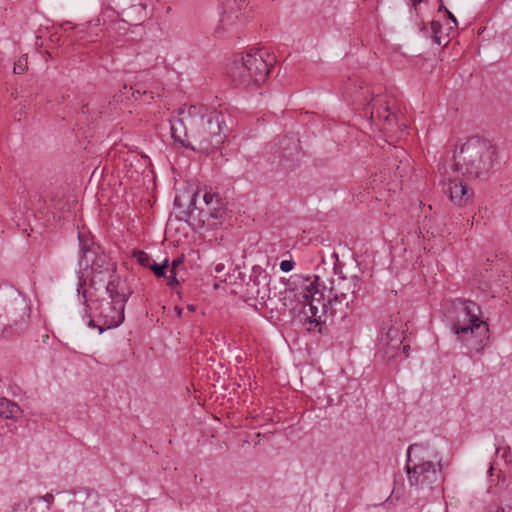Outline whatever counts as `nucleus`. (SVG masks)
<instances>
[{
  "label": "nucleus",
  "mask_w": 512,
  "mask_h": 512,
  "mask_svg": "<svg viewBox=\"0 0 512 512\" xmlns=\"http://www.w3.org/2000/svg\"><path fill=\"white\" fill-rule=\"evenodd\" d=\"M394 154L396 157H400L401 154H405L403 150L394 149Z\"/></svg>",
  "instance_id": "32"
},
{
  "label": "nucleus",
  "mask_w": 512,
  "mask_h": 512,
  "mask_svg": "<svg viewBox=\"0 0 512 512\" xmlns=\"http://www.w3.org/2000/svg\"><path fill=\"white\" fill-rule=\"evenodd\" d=\"M488 473H489L490 477H493V475H494V467L492 465L489 467Z\"/></svg>",
  "instance_id": "34"
},
{
  "label": "nucleus",
  "mask_w": 512,
  "mask_h": 512,
  "mask_svg": "<svg viewBox=\"0 0 512 512\" xmlns=\"http://www.w3.org/2000/svg\"><path fill=\"white\" fill-rule=\"evenodd\" d=\"M214 288H215V289H218V288H219V285H218V284H214Z\"/></svg>",
  "instance_id": "41"
},
{
  "label": "nucleus",
  "mask_w": 512,
  "mask_h": 512,
  "mask_svg": "<svg viewBox=\"0 0 512 512\" xmlns=\"http://www.w3.org/2000/svg\"><path fill=\"white\" fill-rule=\"evenodd\" d=\"M407 480L411 487L431 491L434 485L444 480L442 456L429 444H411L406 451Z\"/></svg>",
  "instance_id": "3"
},
{
  "label": "nucleus",
  "mask_w": 512,
  "mask_h": 512,
  "mask_svg": "<svg viewBox=\"0 0 512 512\" xmlns=\"http://www.w3.org/2000/svg\"><path fill=\"white\" fill-rule=\"evenodd\" d=\"M407 168H408V163H407V164H405V165H402V166L398 165V166L396 167V170L394 171V176H395L396 178H398V177H399V178L403 177V176H404V174L407 172Z\"/></svg>",
  "instance_id": "24"
},
{
  "label": "nucleus",
  "mask_w": 512,
  "mask_h": 512,
  "mask_svg": "<svg viewBox=\"0 0 512 512\" xmlns=\"http://www.w3.org/2000/svg\"><path fill=\"white\" fill-rule=\"evenodd\" d=\"M455 174L449 175L443 183L444 191L455 205L466 206L473 197V191L462 178H459L460 173Z\"/></svg>",
  "instance_id": "12"
},
{
  "label": "nucleus",
  "mask_w": 512,
  "mask_h": 512,
  "mask_svg": "<svg viewBox=\"0 0 512 512\" xmlns=\"http://www.w3.org/2000/svg\"><path fill=\"white\" fill-rule=\"evenodd\" d=\"M410 1L413 3V5H416V4L420 3L422 0H410Z\"/></svg>",
  "instance_id": "37"
},
{
  "label": "nucleus",
  "mask_w": 512,
  "mask_h": 512,
  "mask_svg": "<svg viewBox=\"0 0 512 512\" xmlns=\"http://www.w3.org/2000/svg\"><path fill=\"white\" fill-rule=\"evenodd\" d=\"M182 263H183V259H182V258L174 259V260L172 261V265H171L170 273L175 274L177 267H178L179 265H181Z\"/></svg>",
  "instance_id": "26"
},
{
  "label": "nucleus",
  "mask_w": 512,
  "mask_h": 512,
  "mask_svg": "<svg viewBox=\"0 0 512 512\" xmlns=\"http://www.w3.org/2000/svg\"><path fill=\"white\" fill-rule=\"evenodd\" d=\"M267 294L265 292H263V294L261 295V292L258 291L257 292V297L261 298L262 300H264L266 298Z\"/></svg>",
  "instance_id": "33"
},
{
  "label": "nucleus",
  "mask_w": 512,
  "mask_h": 512,
  "mask_svg": "<svg viewBox=\"0 0 512 512\" xmlns=\"http://www.w3.org/2000/svg\"><path fill=\"white\" fill-rule=\"evenodd\" d=\"M398 187V184L395 180L392 179V176L390 173L387 172H381L379 175H375L371 180V188L373 190H379V196H376L377 199L382 200V194L381 189L387 188V190L395 191V189Z\"/></svg>",
  "instance_id": "16"
},
{
  "label": "nucleus",
  "mask_w": 512,
  "mask_h": 512,
  "mask_svg": "<svg viewBox=\"0 0 512 512\" xmlns=\"http://www.w3.org/2000/svg\"><path fill=\"white\" fill-rule=\"evenodd\" d=\"M345 94L348 96V97H352V95L350 94V92L348 90L345 91Z\"/></svg>",
  "instance_id": "39"
},
{
  "label": "nucleus",
  "mask_w": 512,
  "mask_h": 512,
  "mask_svg": "<svg viewBox=\"0 0 512 512\" xmlns=\"http://www.w3.org/2000/svg\"><path fill=\"white\" fill-rule=\"evenodd\" d=\"M79 33H87L86 29L84 27L78 29Z\"/></svg>",
  "instance_id": "36"
},
{
  "label": "nucleus",
  "mask_w": 512,
  "mask_h": 512,
  "mask_svg": "<svg viewBox=\"0 0 512 512\" xmlns=\"http://www.w3.org/2000/svg\"><path fill=\"white\" fill-rule=\"evenodd\" d=\"M264 55L263 51H257L235 58L228 71L231 80L247 88L264 82L270 71Z\"/></svg>",
  "instance_id": "8"
},
{
  "label": "nucleus",
  "mask_w": 512,
  "mask_h": 512,
  "mask_svg": "<svg viewBox=\"0 0 512 512\" xmlns=\"http://www.w3.org/2000/svg\"><path fill=\"white\" fill-rule=\"evenodd\" d=\"M361 289L362 280L356 275L349 278L343 277L338 279L337 284L332 288L336 301L340 303L345 301L346 306H348L350 302H353L355 299L362 296Z\"/></svg>",
  "instance_id": "14"
},
{
  "label": "nucleus",
  "mask_w": 512,
  "mask_h": 512,
  "mask_svg": "<svg viewBox=\"0 0 512 512\" xmlns=\"http://www.w3.org/2000/svg\"><path fill=\"white\" fill-rule=\"evenodd\" d=\"M459 314L452 325L458 342L470 353L481 354L489 342V325L483 319L479 305L470 300H458Z\"/></svg>",
  "instance_id": "4"
},
{
  "label": "nucleus",
  "mask_w": 512,
  "mask_h": 512,
  "mask_svg": "<svg viewBox=\"0 0 512 512\" xmlns=\"http://www.w3.org/2000/svg\"><path fill=\"white\" fill-rule=\"evenodd\" d=\"M88 37H91V36H97V33H89L87 34Z\"/></svg>",
  "instance_id": "38"
},
{
  "label": "nucleus",
  "mask_w": 512,
  "mask_h": 512,
  "mask_svg": "<svg viewBox=\"0 0 512 512\" xmlns=\"http://www.w3.org/2000/svg\"><path fill=\"white\" fill-rule=\"evenodd\" d=\"M299 141L293 137H286L279 143V158L284 161H292L299 154Z\"/></svg>",
  "instance_id": "15"
},
{
  "label": "nucleus",
  "mask_w": 512,
  "mask_h": 512,
  "mask_svg": "<svg viewBox=\"0 0 512 512\" xmlns=\"http://www.w3.org/2000/svg\"><path fill=\"white\" fill-rule=\"evenodd\" d=\"M42 512H45V511H42Z\"/></svg>",
  "instance_id": "42"
},
{
  "label": "nucleus",
  "mask_w": 512,
  "mask_h": 512,
  "mask_svg": "<svg viewBox=\"0 0 512 512\" xmlns=\"http://www.w3.org/2000/svg\"><path fill=\"white\" fill-rule=\"evenodd\" d=\"M189 217L197 229L210 230L220 226L225 207L218 193L207 186L198 187L191 198Z\"/></svg>",
  "instance_id": "7"
},
{
  "label": "nucleus",
  "mask_w": 512,
  "mask_h": 512,
  "mask_svg": "<svg viewBox=\"0 0 512 512\" xmlns=\"http://www.w3.org/2000/svg\"><path fill=\"white\" fill-rule=\"evenodd\" d=\"M88 252L87 249L84 248V246L81 247V253L83 254V256L85 257L86 256V253Z\"/></svg>",
  "instance_id": "35"
},
{
  "label": "nucleus",
  "mask_w": 512,
  "mask_h": 512,
  "mask_svg": "<svg viewBox=\"0 0 512 512\" xmlns=\"http://www.w3.org/2000/svg\"><path fill=\"white\" fill-rule=\"evenodd\" d=\"M36 500L38 502H46L48 505H50L54 501V496L51 493H47L43 496L37 497Z\"/></svg>",
  "instance_id": "25"
},
{
  "label": "nucleus",
  "mask_w": 512,
  "mask_h": 512,
  "mask_svg": "<svg viewBox=\"0 0 512 512\" xmlns=\"http://www.w3.org/2000/svg\"><path fill=\"white\" fill-rule=\"evenodd\" d=\"M494 160L495 150L488 142L471 138L455 151L451 168L453 173L477 178L492 169Z\"/></svg>",
  "instance_id": "6"
},
{
  "label": "nucleus",
  "mask_w": 512,
  "mask_h": 512,
  "mask_svg": "<svg viewBox=\"0 0 512 512\" xmlns=\"http://www.w3.org/2000/svg\"><path fill=\"white\" fill-rule=\"evenodd\" d=\"M27 68V58L26 56L21 57L15 64L13 71L15 74L23 73Z\"/></svg>",
  "instance_id": "21"
},
{
  "label": "nucleus",
  "mask_w": 512,
  "mask_h": 512,
  "mask_svg": "<svg viewBox=\"0 0 512 512\" xmlns=\"http://www.w3.org/2000/svg\"><path fill=\"white\" fill-rule=\"evenodd\" d=\"M22 410L19 405L6 398H0V417L4 419L18 420Z\"/></svg>",
  "instance_id": "17"
},
{
  "label": "nucleus",
  "mask_w": 512,
  "mask_h": 512,
  "mask_svg": "<svg viewBox=\"0 0 512 512\" xmlns=\"http://www.w3.org/2000/svg\"><path fill=\"white\" fill-rule=\"evenodd\" d=\"M30 306L17 296L11 303L0 309V340H11L21 336L28 329Z\"/></svg>",
  "instance_id": "9"
},
{
  "label": "nucleus",
  "mask_w": 512,
  "mask_h": 512,
  "mask_svg": "<svg viewBox=\"0 0 512 512\" xmlns=\"http://www.w3.org/2000/svg\"><path fill=\"white\" fill-rule=\"evenodd\" d=\"M286 298L295 300L297 304L291 310L303 314L311 324L317 326L325 321L328 306L324 303L318 276H292Z\"/></svg>",
  "instance_id": "5"
},
{
  "label": "nucleus",
  "mask_w": 512,
  "mask_h": 512,
  "mask_svg": "<svg viewBox=\"0 0 512 512\" xmlns=\"http://www.w3.org/2000/svg\"><path fill=\"white\" fill-rule=\"evenodd\" d=\"M178 283L179 282L176 278V273L175 274L170 273V275L167 278V285L168 286H176V285H178Z\"/></svg>",
  "instance_id": "27"
},
{
  "label": "nucleus",
  "mask_w": 512,
  "mask_h": 512,
  "mask_svg": "<svg viewBox=\"0 0 512 512\" xmlns=\"http://www.w3.org/2000/svg\"><path fill=\"white\" fill-rule=\"evenodd\" d=\"M73 498L67 503L68 512H96L99 494L89 488H79L72 492Z\"/></svg>",
  "instance_id": "13"
},
{
  "label": "nucleus",
  "mask_w": 512,
  "mask_h": 512,
  "mask_svg": "<svg viewBox=\"0 0 512 512\" xmlns=\"http://www.w3.org/2000/svg\"><path fill=\"white\" fill-rule=\"evenodd\" d=\"M294 264L292 260H282L280 262V270L285 273L290 272L294 268Z\"/></svg>",
  "instance_id": "23"
},
{
  "label": "nucleus",
  "mask_w": 512,
  "mask_h": 512,
  "mask_svg": "<svg viewBox=\"0 0 512 512\" xmlns=\"http://www.w3.org/2000/svg\"><path fill=\"white\" fill-rule=\"evenodd\" d=\"M223 116L204 105L181 108L171 121V133L175 141L186 148L209 153L223 142Z\"/></svg>",
  "instance_id": "2"
},
{
  "label": "nucleus",
  "mask_w": 512,
  "mask_h": 512,
  "mask_svg": "<svg viewBox=\"0 0 512 512\" xmlns=\"http://www.w3.org/2000/svg\"><path fill=\"white\" fill-rule=\"evenodd\" d=\"M137 260L143 266H150L151 265L150 264V257L145 252H142V251L138 252L137 253Z\"/></svg>",
  "instance_id": "22"
},
{
  "label": "nucleus",
  "mask_w": 512,
  "mask_h": 512,
  "mask_svg": "<svg viewBox=\"0 0 512 512\" xmlns=\"http://www.w3.org/2000/svg\"><path fill=\"white\" fill-rule=\"evenodd\" d=\"M369 96V90L360 86L353 96V102L359 106L366 105L365 116H369L370 119H383L389 126L392 125L396 120V115L390 111L387 97L377 95L368 99Z\"/></svg>",
  "instance_id": "11"
},
{
  "label": "nucleus",
  "mask_w": 512,
  "mask_h": 512,
  "mask_svg": "<svg viewBox=\"0 0 512 512\" xmlns=\"http://www.w3.org/2000/svg\"><path fill=\"white\" fill-rule=\"evenodd\" d=\"M225 269V265L223 263H217L215 266H214V271L216 273H221L223 270Z\"/></svg>",
  "instance_id": "28"
},
{
  "label": "nucleus",
  "mask_w": 512,
  "mask_h": 512,
  "mask_svg": "<svg viewBox=\"0 0 512 512\" xmlns=\"http://www.w3.org/2000/svg\"><path fill=\"white\" fill-rule=\"evenodd\" d=\"M91 286L97 289V286H104L109 295V301H102L96 309V319L85 313L83 321L89 328H97L99 334L105 330L120 326L124 321L125 304L128 295L123 288H120L119 277L116 275L115 264L98 257L93 261L90 268ZM88 273L79 271L78 275V295L82 294V303L86 305V291L83 289Z\"/></svg>",
  "instance_id": "1"
},
{
  "label": "nucleus",
  "mask_w": 512,
  "mask_h": 512,
  "mask_svg": "<svg viewBox=\"0 0 512 512\" xmlns=\"http://www.w3.org/2000/svg\"><path fill=\"white\" fill-rule=\"evenodd\" d=\"M87 25H88V26H92V25H93L94 27H99V26L101 25V20L98 18V19H96V20L94 21V23L89 22Z\"/></svg>",
  "instance_id": "30"
},
{
  "label": "nucleus",
  "mask_w": 512,
  "mask_h": 512,
  "mask_svg": "<svg viewBox=\"0 0 512 512\" xmlns=\"http://www.w3.org/2000/svg\"><path fill=\"white\" fill-rule=\"evenodd\" d=\"M220 9V19L215 28V34L218 37H224L238 31L243 24L248 0H220Z\"/></svg>",
  "instance_id": "10"
},
{
  "label": "nucleus",
  "mask_w": 512,
  "mask_h": 512,
  "mask_svg": "<svg viewBox=\"0 0 512 512\" xmlns=\"http://www.w3.org/2000/svg\"><path fill=\"white\" fill-rule=\"evenodd\" d=\"M79 268H80V270L83 269V268L85 270H87V268H88V261L87 260L84 261L83 258H81L80 261H79Z\"/></svg>",
  "instance_id": "29"
},
{
  "label": "nucleus",
  "mask_w": 512,
  "mask_h": 512,
  "mask_svg": "<svg viewBox=\"0 0 512 512\" xmlns=\"http://www.w3.org/2000/svg\"><path fill=\"white\" fill-rule=\"evenodd\" d=\"M496 454L500 455L506 462L511 461V448L504 442H496Z\"/></svg>",
  "instance_id": "19"
},
{
  "label": "nucleus",
  "mask_w": 512,
  "mask_h": 512,
  "mask_svg": "<svg viewBox=\"0 0 512 512\" xmlns=\"http://www.w3.org/2000/svg\"><path fill=\"white\" fill-rule=\"evenodd\" d=\"M450 18H451V20H453L454 22H456V19H455V17H454L452 14H450Z\"/></svg>",
  "instance_id": "40"
},
{
  "label": "nucleus",
  "mask_w": 512,
  "mask_h": 512,
  "mask_svg": "<svg viewBox=\"0 0 512 512\" xmlns=\"http://www.w3.org/2000/svg\"><path fill=\"white\" fill-rule=\"evenodd\" d=\"M491 512H512V497L502 499L494 505Z\"/></svg>",
  "instance_id": "18"
},
{
  "label": "nucleus",
  "mask_w": 512,
  "mask_h": 512,
  "mask_svg": "<svg viewBox=\"0 0 512 512\" xmlns=\"http://www.w3.org/2000/svg\"><path fill=\"white\" fill-rule=\"evenodd\" d=\"M68 26H69L71 29H74V28H75V27L72 25V23H71V22H65V23H63V24H62V27H63L64 29H66V27H68Z\"/></svg>",
  "instance_id": "31"
},
{
  "label": "nucleus",
  "mask_w": 512,
  "mask_h": 512,
  "mask_svg": "<svg viewBox=\"0 0 512 512\" xmlns=\"http://www.w3.org/2000/svg\"><path fill=\"white\" fill-rule=\"evenodd\" d=\"M167 263H168V260L165 259L162 264L153 263L149 267L151 268V270L154 272V274L158 278H161V277L165 276V271H166V268H167Z\"/></svg>",
  "instance_id": "20"
}]
</instances>
